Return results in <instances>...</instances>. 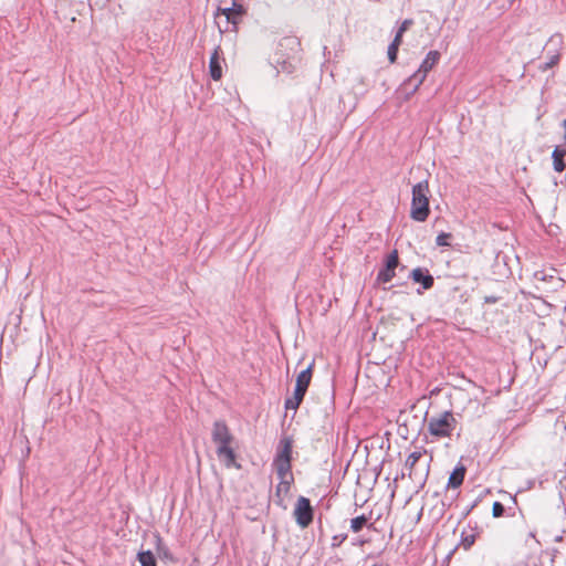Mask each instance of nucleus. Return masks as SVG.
I'll return each instance as SVG.
<instances>
[{"label":"nucleus","instance_id":"obj_1","mask_svg":"<svg viewBox=\"0 0 566 566\" xmlns=\"http://www.w3.org/2000/svg\"><path fill=\"white\" fill-rule=\"evenodd\" d=\"M211 439L213 443L217 444L216 453L219 460L227 467H237L240 468V465L235 464V452L233 448L231 447V443L233 441V436L230 432L229 427L223 420H217L213 423V428L211 431Z\"/></svg>","mask_w":566,"mask_h":566},{"label":"nucleus","instance_id":"obj_2","mask_svg":"<svg viewBox=\"0 0 566 566\" xmlns=\"http://www.w3.org/2000/svg\"><path fill=\"white\" fill-rule=\"evenodd\" d=\"M426 450L411 452L406 460L402 472L395 480L397 481L399 478L403 479L408 475L419 489H422L427 482L432 461L431 457L426 459Z\"/></svg>","mask_w":566,"mask_h":566},{"label":"nucleus","instance_id":"obj_3","mask_svg":"<svg viewBox=\"0 0 566 566\" xmlns=\"http://www.w3.org/2000/svg\"><path fill=\"white\" fill-rule=\"evenodd\" d=\"M460 418V415H455L452 411H442L428 419L427 430L431 436L439 439L450 438L455 432L459 439L462 431Z\"/></svg>","mask_w":566,"mask_h":566},{"label":"nucleus","instance_id":"obj_4","mask_svg":"<svg viewBox=\"0 0 566 566\" xmlns=\"http://www.w3.org/2000/svg\"><path fill=\"white\" fill-rule=\"evenodd\" d=\"M429 193L428 180L420 181L412 187L410 217L415 221L423 222L427 220L430 213Z\"/></svg>","mask_w":566,"mask_h":566},{"label":"nucleus","instance_id":"obj_5","mask_svg":"<svg viewBox=\"0 0 566 566\" xmlns=\"http://www.w3.org/2000/svg\"><path fill=\"white\" fill-rule=\"evenodd\" d=\"M439 59L440 53L438 51H429L423 61L421 62L419 69L407 78V84L415 82V88H419V86L426 80L427 74L439 62Z\"/></svg>","mask_w":566,"mask_h":566},{"label":"nucleus","instance_id":"obj_6","mask_svg":"<svg viewBox=\"0 0 566 566\" xmlns=\"http://www.w3.org/2000/svg\"><path fill=\"white\" fill-rule=\"evenodd\" d=\"M293 516L295 518L296 524L306 528L313 522L314 510L311 505V501L305 496H300L296 501Z\"/></svg>","mask_w":566,"mask_h":566},{"label":"nucleus","instance_id":"obj_7","mask_svg":"<svg viewBox=\"0 0 566 566\" xmlns=\"http://www.w3.org/2000/svg\"><path fill=\"white\" fill-rule=\"evenodd\" d=\"M410 279L421 284L423 290H430L434 284V279L426 268H416L410 272Z\"/></svg>","mask_w":566,"mask_h":566},{"label":"nucleus","instance_id":"obj_8","mask_svg":"<svg viewBox=\"0 0 566 566\" xmlns=\"http://www.w3.org/2000/svg\"><path fill=\"white\" fill-rule=\"evenodd\" d=\"M293 482L294 478H292V480L283 479L280 480L279 484L275 488V503L283 509L286 507L284 501L290 493L291 485L293 484Z\"/></svg>","mask_w":566,"mask_h":566},{"label":"nucleus","instance_id":"obj_9","mask_svg":"<svg viewBox=\"0 0 566 566\" xmlns=\"http://www.w3.org/2000/svg\"><path fill=\"white\" fill-rule=\"evenodd\" d=\"M210 76L214 81H219L222 77V66L220 61V46H217L210 56L209 61Z\"/></svg>","mask_w":566,"mask_h":566},{"label":"nucleus","instance_id":"obj_10","mask_svg":"<svg viewBox=\"0 0 566 566\" xmlns=\"http://www.w3.org/2000/svg\"><path fill=\"white\" fill-rule=\"evenodd\" d=\"M465 472L467 468L462 463L457 464L448 479L447 489L461 486L464 481Z\"/></svg>","mask_w":566,"mask_h":566},{"label":"nucleus","instance_id":"obj_11","mask_svg":"<svg viewBox=\"0 0 566 566\" xmlns=\"http://www.w3.org/2000/svg\"><path fill=\"white\" fill-rule=\"evenodd\" d=\"M292 439L289 437H284L280 440L276 454L274 457L275 460H284L292 461Z\"/></svg>","mask_w":566,"mask_h":566},{"label":"nucleus","instance_id":"obj_12","mask_svg":"<svg viewBox=\"0 0 566 566\" xmlns=\"http://www.w3.org/2000/svg\"><path fill=\"white\" fill-rule=\"evenodd\" d=\"M273 467L276 471L279 480L290 479L292 480V461L275 460L273 459Z\"/></svg>","mask_w":566,"mask_h":566},{"label":"nucleus","instance_id":"obj_13","mask_svg":"<svg viewBox=\"0 0 566 566\" xmlns=\"http://www.w3.org/2000/svg\"><path fill=\"white\" fill-rule=\"evenodd\" d=\"M307 390L300 389L298 387L294 388V394L292 397L285 399L284 407L286 410H296L301 402L304 399V396Z\"/></svg>","mask_w":566,"mask_h":566},{"label":"nucleus","instance_id":"obj_14","mask_svg":"<svg viewBox=\"0 0 566 566\" xmlns=\"http://www.w3.org/2000/svg\"><path fill=\"white\" fill-rule=\"evenodd\" d=\"M314 364L315 363L313 360L304 370H302L297 375L295 387H298L300 389L307 390V388H308V386L311 384Z\"/></svg>","mask_w":566,"mask_h":566},{"label":"nucleus","instance_id":"obj_15","mask_svg":"<svg viewBox=\"0 0 566 566\" xmlns=\"http://www.w3.org/2000/svg\"><path fill=\"white\" fill-rule=\"evenodd\" d=\"M566 156V149L560 147H555L552 154L553 158V167L556 171L562 172L566 168V163L564 161V158Z\"/></svg>","mask_w":566,"mask_h":566},{"label":"nucleus","instance_id":"obj_16","mask_svg":"<svg viewBox=\"0 0 566 566\" xmlns=\"http://www.w3.org/2000/svg\"><path fill=\"white\" fill-rule=\"evenodd\" d=\"M245 12H247L245 8L242 4L233 1L231 7L218 8L217 12H216V17L221 14V15H224L226 18H229V15H231V14L243 15V14H245Z\"/></svg>","mask_w":566,"mask_h":566},{"label":"nucleus","instance_id":"obj_17","mask_svg":"<svg viewBox=\"0 0 566 566\" xmlns=\"http://www.w3.org/2000/svg\"><path fill=\"white\" fill-rule=\"evenodd\" d=\"M242 15L238 14H231L229 18H226V27L222 28V25L218 22V28L221 33L223 32H237L238 31V24L241 21Z\"/></svg>","mask_w":566,"mask_h":566},{"label":"nucleus","instance_id":"obj_18","mask_svg":"<svg viewBox=\"0 0 566 566\" xmlns=\"http://www.w3.org/2000/svg\"><path fill=\"white\" fill-rule=\"evenodd\" d=\"M365 526L373 528V524H368V517L364 514L350 520V530L354 533L360 532Z\"/></svg>","mask_w":566,"mask_h":566},{"label":"nucleus","instance_id":"obj_19","mask_svg":"<svg viewBox=\"0 0 566 566\" xmlns=\"http://www.w3.org/2000/svg\"><path fill=\"white\" fill-rule=\"evenodd\" d=\"M395 271L396 270H391L384 265V268L380 269L379 272L377 273V277H376L377 283L390 282L396 275Z\"/></svg>","mask_w":566,"mask_h":566},{"label":"nucleus","instance_id":"obj_20","mask_svg":"<svg viewBox=\"0 0 566 566\" xmlns=\"http://www.w3.org/2000/svg\"><path fill=\"white\" fill-rule=\"evenodd\" d=\"M137 559L142 566H156V558L150 551L139 552Z\"/></svg>","mask_w":566,"mask_h":566},{"label":"nucleus","instance_id":"obj_21","mask_svg":"<svg viewBox=\"0 0 566 566\" xmlns=\"http://www.w3.org/2000/svg\"><path fill=\"white\" fill-rule=\"evenodd\" d=\"M398 265H399L398 252H397V250H394L387 255L386 261H385V266H387L391 270H396L398 268Z\"/></svg>","mask_w":566,"mask_h":566},{"label":"nucleus","instance_id":"obj_22","mask_svg":"<svg viewBox=\"0 0 566 566\" xmlns=\"http://www.w3.org/2000/svg\"><path fill=\"white\" fill-rule=\"evenodd\" d=\"M476 541L475 534H465L464 532L461 534V545L465 551H469Z\"/></svg>","mask_w":566,"mask_h":566},{"label":"nucleus","instance_id":"obj_23","mask_svg":"<svg viewBox=\"0 0 566 566\" xmlns=\"http://www.w3.org/2000/svg\"><path fill=\"white\" fill-rule=\"evenodd\" d=\"M451 233L440 232L436 238V244L438 247H450L449 240L451 239Z\"/></svg>","mask_w":566,"mask_h":566},{"label":"nucleus","instance_id":"obj_24","mask_svg":"<svg viewBox=\"0 0 566 566\" xmlns=\"http://www.w3.org/2000/svg\"><path fill=\"white\" fill-rule=\"evenodd\" d=\"M400 88L406 92V98H409L418 90V88H415V82L407 84V78L403 81Z\"/></svg>","mask_w":566,"mask_h":566},{"label":"nucleus","instance_id":"obj_25","mask_svg":"<svg viewBox=\"0 0 566 566\" xmlns=\"http://www.w3.org/2000/svg\"><path fill=\"white\" fill-rule=\"evenodd\" d=\"M505 513V507L501 502H494L492 506V515L493 517H501Z\"/></svg>","mask_w":566,"mask_h":566},{"label":"nucleus","instance_id":"obj_26","mask_svg":"<svg viewBox=\"0 0 566 566\" xmlns=\"http://www.w3.org/2000/svg\"><path fill=\"white\" fill-rule=\"evenodd\" d=\"M559 61V55L558 54H554L549 57V60L547 62H545L544 64L539 65V70L541 71H547L548 69L553 67L554 65H556Z\"/></svg>","mask_w":566,"mask_h":566},{"label":"nucleus","instance_id":"obj_27","mask_svg":"<svg viewBox=\"0 0 566 566\" xmlns=\"http://www.w3.org/2000/svg\"><path fill=\"white\" fill-rule=\"evenodd\" d=\"M398 49H399V46L396 45V43H390L389 44L387 54H388V60L390 61V63H395L396 62L397 54H398Z\"/></svg>","mask_w":566,"mask_h":566},{"label":"nucleus","instance_id":"obj_28","mask_svg":"<svg viewBox=\"0 0 566 566\" xmlns=\"http://www.w3.org/2000/svg\"><path fill=\"white\" fill-rule=\"evenodd\" d=\"M346 538H347L346 534H338V535L333 536L332 546L333 547L339 546L340 544H343L346 541Z\"/></svg>","mask_w":566,"mask_h":566},{"label":"nucleus","instance_id":"obj_29","mask_svg":"<svg viewBox=\"0 0 566 566\" xmlns=\"http://www.w3.org/2000/svg\"><path fill=\"white\" fill-rule=\"evenodd\" d=\"M158 555L163 558L171 559L172 556L166 546L158 545Z\"/></svg>","mask_w":566,"mask_h":566},{"label":"nucleus","instance_id":"obj_30","mask_svg":"<svg viewBox=\"0 0 566 566\" xmlns=\"http://www.w3.org/2000/svg\"><path fill=\"white\" fill-rule=\"evenodd\" d=\"M480 502V497H478L476 500H474L462 513V517L465 518L475 507L476 505L479 504Z\"/></svg>","mask_w":566,"mask_h":566},{"label":"nucleus","instance_id":"obj_31","mask_svg":"<svg viewBox=\"0 0 566 566\" xmlns=\"http://www.w3.org/2000/svg\"><path fill=\"white\" fill-rule=\"evenodd\" d=\"M412 24H413V20L412 19H406L400 24L398 31L405 33Z\"/></svg>","mask_w":566,"mask_h":566},{"label":"nucleus","instance_id":"obj_32","mask_svg":"<svg viewBox=\"0 0 566 566\" xmlns=\"http://www.w3.org/2000/svg\"><path fill=\"white\" fill-rule=\"evenodd\" d=\"M276 63L280 64V61H276ZM291 66H292L291 63L283 61L281 63V71L291 73L292 72Z\"/></svg>","mask_w":566,"mask_h":566},{"label":"nucleus","instance_id":"obj_33","mask_svg":"<svg viewBox=\"0 0 566 566\" xmlns=\"http://www.w3.org/2000/svg\"><path fill=\"white\" fill-rule=\"evenodd\" d=\"M402 35H403V33L397 30L396 35L391 43H396V45L399 46L402 42Z\"/></svg>","mask_w":566,"mask_h":566},{"label":"nucleus","instance_id":"obj_34","mask_svg":"<svg viewBox=\"0 0 566 566\" xmlns=\"http://www.w3.org/2000/svg\"><path fill=\"white\" fill-rule=\"evenodd\" d=\"M497 297L496 296H486L484 298V302L488 303V304H493V303H496L497 302Z\"/></svg>","mask_w":566,"mask_h":566},{"label":"nucleus","instance_id":"obj_35","mask_svg":"<svg viewBox=\"0 0 566 566\" xmlns=\"http://www.w3.org/2000/svg\"><path fill=\"white\" fill-rule=\"evenodd\" d=\"M365 543H367V539H357L356 542H354L353 544L354 545H364Z\"/></svg>","mask_w":566,"mask_h":566},{"label":"nucleus","instance_id":"obj_36","mask_svg":"<svg viewBox=\"0 0 566 566\" xmlns=\"http://www.w3.org/2000/svg\"><path fill=\"white\" fill-rule=\"evenodd\" d=\"M563 127H564V130H565V134H564V140L566 143V118L564 119L563 122Z\"/></svg>","mask_w":566,"mask_h":566}]
</instances>
